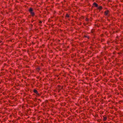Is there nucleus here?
Returning <instances> with one entry per match:
<instances>
[{"label": "nucleus", "mask_w": 123, "mask_h": 123, "mask_svg": "<svg viewBox=\"0 0 123 123\" xmlns=\"http://www.w3.org/2000/svg\"><path fill=\"white\" fill-rule=\"evenodd\" d=\"M28 11L32 17H33L35 16V13L34 12V10L32 8L30 7Z\"/></svg>", "instance_id": "1"}, {"label": "nucleus", "mask_w": 123, "mask_h": 123, "mask_svg": "<svg viewBox=\"0 0 123 123\" xmlns=\"http://www.w3.org/2000/svg\"><path fill=\"white\" fill-rule=\"evenodd\" d=\"M110 12L109 10H106L104 12L105 15L107 17L110 16Z\"/></svg>", "instance_id": "2"}, {"label": "nucleus", "mask_w": 123, "mask_h": 123, "mask_svg": "<svg viewBox=\"0 0 123 123\" xmlns=\"http://www.w3.org/2000/svg\"><path fill=\"white\" fill-rule=\"evenodd\" d=\"M33 92L36 94V96L38 97L40 95L38 93V91L35 89H34L33 91Z\"/></svg>", "instance_id": "3"}, {"label": "nucleus", "mask_w": 123, "mask_h": 123, "mask_svg": "<svg viewBox=\"0 0 123 123\" xmlns=\"http://www.w3.org/2000/svg\"><path fill=\"white\" fill-rule=\"evenodd\" d=\"M95 30L94 29H92L91 31V34L92 36H95L96 35V34L95 33Z\"/></svg>", "instance_id": "4"}, {"label": "nucleus", "mask_w": 123, "mask_h": 123, "mask_svg": "<svg viewBox=\"0 0 123 123\" xmlns=\"http://www.w3.org/2000/svg\"><path fill=\"white\" fill-rule=\"evenodd\" d=\"M103 121H105L107 119V116L106 115H104L103 116Z\"/></svg>", "instance_id": "5"}, {"label": "nucleus", "mask_w": 123, "mask_h": 123, "mask_svg": "<svg viewBox=\"0 0 123 123\" xmlns=\"http://www.w3.org/2000/svg\"><path fill=\"white\" fill-rule=\"evenodd\" d=\"M97 8H98L97 9L99 10V12H100L101 10H102L103 8L102 6H98Z\"/></svg>", "instance_id": "6"}, {"label": "nucleus", "mask_w": 123, "mask_h": 123, "mask_svg": "<svg viewBox=\"0 0 123 123\" xmlns=\"http://www.w3.org/2000/svg\"><path fill=\"white\" fill-rule=\"evenodd\" d=\"M93 5L94 6L96 7H98V5L95 2H94L93 4Z\"/></svg>", "instance_id": "7"}, {"label": "nucleus", "mask_w": 123, "mask_h": 123, "mask_svg": "<svg viewBox=\"0 0 123 123\" xmlns=\"http://www.w3.org/2000/svg\"><path fill=\"white\" fill-rule=\"evenodd\" d=\"M84 37H85L87 38L88 39H89V37L87 35H86L84 36Z\"/></svg>", "instance_id": "8"}, {"label": "nucleus", "mask_w": 123, "mask_h": 123, "mask_svg": "<svg viewBox=\"0 0 123 123\" xmlns=\"http://www.w3.org/2000/svg\"><path fill=\"white\" fill-rule=\"evenodd\" d=\"M93 116L95 117L99 118L98 117V115L97 114H96L95 115H93Z\"/></svg>", "instance_id": "9"}, {"label": "nucleus", "mask_w": 123, "mask_h": 123, "mask_svg": "<svg viewBox=\"0 0 123 123\" xmlns=\"http://www.w3.org/2000/svg\"><path fill=\"white\" fill-rule=\"evenodd\" d=\"M102 121V120L101 119H98L97 120V121L99 123L100 122Z\"/></svg>", "instance_id": "10"}, {"label": "nucleus", "mask_w": 123, "mask_h": 123, "mask_svg": "<svg viewBox=\"0 0 123 123\" xmlns=\"http://www.w3.org/2000/svg\"><path fill=\"white\" fill-rule=\"evenodd\" d=\"M66 17L67 18H69V16L68 13H67L66 14Z\"/></svg>", "instance_id": "11"}, {"label": "nucleus", "mask_w": 123, "mask_h": 123, "mask_svg": "<svg viewBox=\"0 0 123 123\" xmlns=\"http://www.w3.org/2000/svg\"><path fill=\"white\" fill-rule=\"evenodd\" d=\"M37 71H39L40 70V68H37Z\"/></svg>", "instance_id": "12"}, {"label": "nucleus", "mask_w": 123, "mask_h": 123, "mask_svg": "<svg viewBox=\"0 0 123 123\" xmlns=\"http://www.w3.org/2000/svg\"><path fill=\"white\" fill-rule=\"evenodd\" d=\"M89 19H88V18H86V19L85 20L87 21H89Z\"/></svg>", "instance_id": "13"}, {"label": "nucleus", "mask_w": 123, "mask_h": 123, "mask_svg": "<svg viewBox=\"0 0 123 123\" xmlns=\"http://www.w3.org/2000/svg\"><path fill=\"white\" fill-rule=\"evenodd\" d=\"M42 21L40 20H39V24H41L42 23Z\"/></svg>", "instance_id": "14"}, {"label": "nucleus", "mask_w": 123, "mask_h": 123, "mask_svg": "<svg viewBox=\"0 0 123 123\" xmlns=\"http://www.w3.org/2000/svg\"><path fill=\"white\" fill-rule=\"evenodd\" d=\"M45 103H48V101L47 100H45Z\"/></svg>", "instance_id": "15"}, {"label": "nucleus", "mask_w": 123, "mask_h": 123, "mask_svg": "<svg viewBox=\"0 0 123 123\" xmlns=\"http://www.w3.org/2000/svg\"><path fill=\"white\" fill-rule=\"evenodd\" d=\"M116 53V51H115L114 52H113V54H115Z\"/></svg>", "instance_id": "16"}, {"label": "nucleus", "mask_w": 123, "mask_h": 123, "mask_svg": "<svg viewBox=\"0 0 123 123\" xmlns=\"http://www.w3.org/2000/svg\"><path fill=\"white\" fill-rule=\"evenodd\" d=\"M87 24H86V23H83V25H84V26H86Z\"/></svg>", "instance_id": "17"}, {"label": "nucleus", "mask_w": 123, "mask_h": 123, "mask_svg": "<svg viewBox=\"0 0 123 123\" xmlns=\"http://www.w3.org/2000/svg\"><path fill=\"white\" fill-rule=\"evenodd\" d=\"M104 39H102V40H101V42H103V41H104Z\"/></svg>", "instance_id": "18"}, {"label": "nucleus", "mask_w": 123, "mask_h": 123, "mask_svg": "<svg viewBox=\"0 0 123 123\" xmlns=\"http://www.w3.org/2000/svg\"><path fill=\"white\" fill-rule=\"evenodd\" d=\"M39 25L40 26H42V25L41 24H39Z\"/></svg>", "instance_id": "19"}, {"label": "nucleus", "mask_w": 123, "mask_h": 123, "mask_svg": "<svg viewBox=\"0 0 123 123\" xmlns=\"http://www.w3.org/2000/svg\"><path fill=\"white\" fill-rule=\"evenodd\" d=\"M41 65L42 66H43V64L42 63H41Z\"/></svg>", "instance_id": "20"}, {"label": "nucleus", "mask_w": 123, "mask_h": 123, "mask_svg": "<svg viewBox=\"0 0 123 123\" xmlns=\"http://www.w3.org/2000/svg\"><path fill=\"white\" fill-rule=\"evenodd\" d=\"M2 41H1L0 40V43H2Z\"/></svg>", "instance_id": "21"}, {"label": "nucleus", "mask_w": 123, "mask_h": 123, "mask_svg": "<svg viewBox=\"0 0 123 123\" xmlns=\"http://www.w3.org/2000/svg\"><path fill=\"white\" fill-rule=\"evenodd\" d=\"M79 111H80V112H81L82 111H81V110H79Z\"/></svg>", "instance_id": "22"}, {"label": "nucleus", "mask_w": 123, "mask_h": 123, "mask_svg": "<svg viewBox=\"0 0 123 123\" xmlns=\"http://www.w3.org/2000/svg\"><path fill=\"white\" fill-rule=\"evenodd\" d=\"M34 21H35L34 20H33V21H31V22H32V23H33V22Z\"/></svg>", "instance_id": "23"}, {"label": "nucleus", "mask_w": 123, "mask_h": 123, "mask_svg": "<svg viewBox=\"0 0 123 123\" xmlns=\"http://www.w3.org/2000/svg\"><path fill=\"white\" fill-rule=\"evenodd\" d=\"M115 108V110H117V109H116L117 108Z\"/></svg>", "instance_id": "24"}, {"label": "nucleus", "mask_w": 123, "mask_h": 123, "mask_svg": "<svg viewBox=\"0 0 123 123\" xmlns=\"http://www.w3.org/2000/svg\"><path fill=\"white\" fill-rule=\"evenodd\" d=\"M117 49H118L117 48V49H116L117 50Z\"/></svg>", "instance_id": "25"}, {"label": "nucleus", "mask_w": 123, "mask_h": 123, "mask_svg": "<svg viewBox=\"0 0 123 123\" xmlns=\"http://www.w3.org/2000/svg\"><path fill=\"white\" fill-rule=\"evenodd\" d=\"M33 25H31V26H33Z\"/></svg>", "instance_id": "26"}, {"label": "nucleus", "mask_w": 123, "mask_h": 123, "mask_svg": "<svg viewBox=\"0 0 123 123\" xmlns=\"http://www.w3.org/2000/svg\"><path fill=\"white\" fill-rule=\"evenodd\" d=\"M121 102V101L120 102H120Z\"/></svg>", "instance_id": "27"}, {"label": "nucleus", "mask_w": 123, "mask_h": 123, "mask_svg": "<svg viewBox=\"0 0 123 123\" xmlns=\"http://www.w3.org/2000/svg\"><path fill=\"white\" fill-rule=\"evenodd\" d=\"M105 59H106V57H105Z\"/></svg>", "instance_id": "28"}]
</instances>
